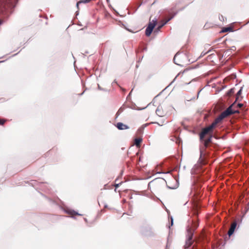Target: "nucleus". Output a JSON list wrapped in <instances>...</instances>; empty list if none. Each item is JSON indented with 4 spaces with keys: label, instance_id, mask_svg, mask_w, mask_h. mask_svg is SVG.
<instances>
[{
    "label": "nucleus",
    "instance_id": "f257e3e1",
    "mask_svg": "<svg viewBox=\"0 0 249 249\" xmlns=\"http://www.w3.org/2000/svg\"><path fill=\"white\" fill-rule=\"evenodd\" d=\"M235 103H234L231 105L226 110L222 112L220 115L216 118L213 122L209 126L203 128L200 134V139L203 140L206 135H209L212 137L213 129L217 126V125L221 122L223 119L230 115L238 113L239 111L238 109H235Z\"/></svg>",
    "mask_w": 249,
    "mask_h": 249
},
{
    "label": "nucleus",
    "instance_id": "f03ea898",
    "mask_svg": "<svg viewBox=\"0 0 249 249\" xmlns=\"http://www.w3.org/2000/svg\"><path fill=\"white\" fill-rule=\"evenodd\" d=\"M166 184V181L162 178H156L151 181L148 184V188L154 191L162 189Z\"/></svg>",
    "mask_w": 249,
    "mask_h": 249
},
{
    "label": "nucleus",
    "instance_id": "7ed1b4c3",
    "mask_svg": "<svg viewBox=\"0 0 249 249\" xmlns=\"http://www.w3.org/2000/svg\"><path fill=\"white\" fill-rule=\"evenodd\" d=\"M211 139H212V137L211 136H209V137L206 139V140H204L203 139V140H202L203 141V145H202L200 148V156H202L203 154H204V151L206 149V148L208 146L209 144H210V143L211 142Z\"/></svg>",
    "mask_w": 249,
    "mask_h": 249
},
{
    "label": "nucleus",
    "instance_id": "20e7f679",
    "mask_svg": "<svg viewBox=\"0 0 249 249\" xmlns=\"http://www.w3.org/2000/svg\"><path fill=\"white\" fill-rule=\"evenodd\" d=\"M156 114L160 117H163L167 115V112L164 109L163 107L159 106L156 111Z\"/></svg>",
    "mask_w": 249,
    "mask_h": 249
},
{
    "label": "nucleus",
    "instance_id": "39448f33",
    "mask_svg": "<svg viewBox=\"0 0 249 249\" xmlns=\"http://www.w3.org/2000/svg\"><path fill=\"white\" fill-rule=\"evenodd\" d=\"M236 226L237 222L236 221H234L231 223V227L228 232V234L229 237H230L233 233Z\"/></svg>",
    "mask_w": 249,
    "mask_h": 249
},
{
    "label": "nucleus",
    "instance_id": "423d86ee",
    "mask_svg": "<svg viewBox=\"0 0 249 249\" xmlns=\"http://www.w3.org/2000/svg\"><path fill=\"white\" fill-rule=\"evenodd\" d=\"M116 126L119 130H125L129 128V127L128 125L121 122L117 123L116 124Z\"/></svg>",
    "mask_w": 249,
    "mask_h": 249
},
{
    "label": "nucleus",
    "instance_id": "0eeeda50",
    "mask_svg": "<svg viewBox=\"0 0 249 249\" xmlns=\"http://www.w3.org/2000/svg\"><path fill=\"white\" fill-rule=\"evenodd\" d=\"M142 142V139L139 138L135 139V144L137 147H140Z\"/></svg>",
    "mask_w": 249,
    "mask_h": 249
},
{
    "label": "nucleus",
    "instance_id": "6e6552de",
    "mask_svg": "<svg viewBox=\"0 0 249 249\" xmlns=\"http://www.w3.org/2000/svg\"><path fill=\"white\" fill-rule=\"evenodd\" d=\"M152 31L153 29L151 27H147L145 30V35L147 36H150Z\"/></svg>",
    "mask_w": 249,
    "mask_h": 249
},
{
    "label": "nucleus",
    "instance_id": "1a4fd4ad",
    "mask_svg": "<svg viewBox=\"0 0 249 249\" xmlns=\"http://www.w3.org/2000/svg\"><path fill=\"white\" fill-rule=\"evenodd\" d=\"M92 0H81L77 3V7L79 8V5L81 3H89Z\"/></svg>",
    "mask_w": 249,
    "mask_h": 249
},
{
    "label": "nucleus",
    "instance_id": "9d476101",
    "mask_svg": "<svg viewBox=\"0 0 249 249\" xmlns=\"http://www.w3.org/2000/svg\"><path fill=\"white\" fill-rule=\"evenodd\" d=\"M156 23H157L156 20H153L152 22H149L148 27H151V29L153 30Z\"/></svg>",
    "mask_w": 249,
    "mask_h": 249
},
{
    "label": "nucleus",
    "instance_id": "9b49d317",
    "mask_svg": "<svg viewBox=\"0 0 249 249\" xmlns=\"http://www.w3.org/2000/svg\"><path fill=\"white\" fill-rule=\"evenodd\" d=\"M167 21H168L167 20H166V21H162V23L160 25H159V26L158 27V28H157V29L158 30H159H159H160V29H161V28H162V27H163V26L165 24H166V23L167 22Z\"/></svg>",
    "mask_w": 249,
    "mask_h": 249
},
{
    "label": "nucleus",
    "instance_id": "f8f14e48",
    "mask_svg": "<svg viewBox=\"0 0 249 249\" xmlns=\"http://www.w3.org/2000/svg\"><path fill=\"white\" fill-rule=\"evenodd\" d=\"M234 92V89H231L228 92L227 95L229 96L232 95Z\"/></svg>",
    "mask_w": 249,
    "mask_h": 249
},
{
    "label": "nucleus",
    "instance_id": "ddd939ff",
    "mask_svg": "<svg viewBox=\"0 0 249 249\" xmlns=\"http://www.w3.org/2000/svg\"><path fill=\"white\" fill-rule=\"evenodd\" d=\"M232 30V29L231 27H227V28H224L222 30V32H227L228 31H231Z\"/></svg>",
    "mask_w": 249,
    "mask_h": 249
},
{
    "label": "nucleus",
    "instance_id": "4468645a",
    "mask_svg": "<svg viewBox=\"0 0 249 249\" xmlns=\"http://www.w3.org/2000/svg\"><path fill=\"white\" fill-rule=\"evenodd\" d=\"M241 92H242V89H241L238 91V92L237 93V94H236V100H237L238 99V98H239V96L240 95V94H241Z\"/></svg>",
    "mask_w": 249,
    "mask_h": 249
},
{
    "label": "nucleus",
    "instance_id": "2eb2a0df",
    "mask_svg": "<svg viewBox=\"0 0 249 249\" xmlns=\"http://www.w3.org/2000/svg\"><path fill=\"white\" fill-rule=\"evenodd\" d=\"M6 120L3 119H0V125H3L6 122Z\"/></svg>",
    "mask_w": 249,
    "mask_h": 249
},
{
    "label": "nucleus",
    "instance_id": "dca6fc26",
    "mask_svg": "<svg viewBox=\"0 0 249 249\" xmlns=\"http://www.w3.org/2000/svg\"><path fill=\"white\" fill-rule=\"evenodd\" d=\"M178 57V55L176 54V55L175 56L174 58V61L175 63H176V64H178L176 62V59H177V58Z\"/></svg>",
    "mask_w": 249,
    "mask_h": 249
},
{
    "label": "nucleus",
    "instance_id": "f3484780",
    "mask_svg": "<svg viewBox=\"0 0 249 249\" xmlns=\"http://www.w3.org/2000/svg\"><path fill=\"white\" fill-rule=\"evenodd\" d=\"M243 106V104H238L237 105V107L239 108H241V107H242Z\"/></svg>",
    "mask_w": 249,
    "mask_h": 249
},
{
    "label": "nucleus",
    "instance_id": "a211bd4d",
    "mask_svg": "<svg viewBox=\"0 0 249 249\" xmlns=\"http://www.w3.org/2000/svg\"><path fill=\"white\" fill-rule=\"evenodd\" d=\"M119 186V184H117L115 185V187L117 188V187H118Z\"/></svg>",
    "mask_w": 249,
    "mask_h": 249
},
{
    "label": "nucleus",
    "instance_id": "6ab92c4d",
    "mask_svg": "<svg viewBox=\"0 0 249 249\" xmlns=\"http://www.w3.org/2000/svg\"><path fill=\"white\" fill-rule=\"evenodd\" d=\"M173 219H171V225H173Z\"/></svg>",
    "mask_w": 249,
    "mask_h": 249
},
{
    "label": "nucleus",
    "instance_id": "aec40b11",
    "mask_svg": "<svg viewBox=\"0 0 249 249\" xmlns=\"http://www.w3.org/2000/svg\"><path fill=\"white\" fill-rule=\"evenodd\" d=\"M1 24V20H0V25Z\"/></svg>",
    "mask_w": 249,
    "mask_h": 249
}]
</instances>
